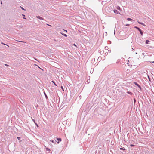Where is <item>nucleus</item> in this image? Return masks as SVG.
Returning a JSON list of instances; mask_svg holds the SVG:
<instances>
[{"mask_svg": "<svg viewBox=\"0 0 154 154\" xmlns=\"http://www.w3.org/2000/svg\"><path fill=\"white\" fill-rule=\"evenodd\" d=\"M134 28H135L137 29H138L139 32H140V31H141V30L139 28H138L136 26H135L134 27Z\"/></svg>", "mask_w": 154, "mask_h": 154, "instance_id": "nucleus-1", "label": "nucleus"}, {"mask_svg": "<svg viewBox=\"0 0 154 154\" xmlns=\"http://www.w3.org/2000/svg\"><path fill=\"white\" fill-rule=\"evenodd\" d=\"M137 22L139 24H141L142 25H143L144 26H146V25L143 23H141L139 21H138Z\"/></svg>", "mask_w": 154, "mask_h": 154, "instance_id": "nucleus-2", "label": "nucleus"}, {"mask_svg": "<svg viewBox=\"0 0 154 154\" xmlns=\"http://www.w3.org/2000/svg\"><path fill=\"white\" fill-rule=\"evenodd\" d=\"M114 12L115 13L118 14L119 13V12H118L117 10H114Z\"/></svg>", "mask_w": 154, "mask_h": 154, "instance_id": "nucleus-3", "label": "nucleus"}, {"mask_svg": "<svg viewBox=\"0 0 154 154\" xmlns=\"http://www.w3.org/2000/svg\"><path fill=\"white\" fill-rule=\"evenodd\" d=\"M37 17L40 20H43V18H42V17H40V16H37Z\"/></svg>", "mask_w": 154, "mask_h": 154, "instance_id": "nucleus-4", "label": "nucleus"}, {"mask_svg": "<svg viewBox=\"0 0 154 154\" xmlns=\"http://www.w3.org/2000/svg\"><path fill=\"white\" fill-rule=\"evenodd\" d=\"M57 140L60 141H61V139L60 138H57Z\"/></svg>", "mask_w": 154, "mask_h": 154, "instance_id": "nucleus-5", "label": "nucleus"}, {"mask_svg": "<svg viewBox=\"0 0 154 154\" xmlns=\"http://www.w3.org/2000/svg\"><path fill=\"white\" fill-rule=\"evenodd\" d=\"M150 41L148 40H146V41L145 42V43H146V44H148L149 43V42Z\"/></svg>", "mask_w": 154, "mask_h": 154, "instance_id": "nucleus-6", "label": "nucleus"}, {"mask_svg": "<svg viewBox=\"0 0 154 154\" xmlns=\"http://www.w3.org/2000/svg\"><path fill=\"white\" fill-rule=\"evenodd\" d=\"M127 20H128V21H131V20H132V19H131L130 18H128L127 19Z\"/></svg>", "mask_w": 154, "mask_h": 154, "instance_id": "nucleus-7", "label": "nucleus"}, {"mask_svg": "<svg viewBox=\"0 0 154 154\" xmlns=\"http://www.w3.org/2000/svg\"><path fill=\"white\" fill-rule=\"evenodd\" d=\"M140 33L142 36L143 35V32H142V31L141 30L140 32Z\"/></svg>", "mask_w": 154, "mask_h": 154, "instance_id": "nucleus-8", "label": "nucleus"}, {"mask_svg": "<svg viewBox=\"0 0 154 154\" xmlns=\"http://www.w3.org/2000/svg\"><path fill=\"white\" fill-rule=\"evenodd\" d=\"M60 33L62 34V35H63L64 36H65V37H67V35L66 34H63L61 32Z\"/></svg>", "mask_w": 154, "mask_h": 154, "instance_id": "nucleus-9", "label": "nucleus"}, {"mask_svg": "<svg viewBox=\"0 0 154 154\" xmlns=\"http://www.w3.org/2000/svg\"><path fill=\"white\" fill-rule=\"evenodd\" d=\"M117 9L118 10H120V8L119 6H118L117 7Z\"/></svg>", "mask_w": 154, "mask_h": 154, "instance_id": "nucleus-10", "label": "nucleus"}, {"mask_svg": "<svg viewBox=\"0 0 154 154\" xmlns=\"http://www.w3.org/2000/svg\"><path fill=\"white\" fill-rule=\"evenodd\" d=\"M52 82L54 84V85L55 86H57V85L54 82V81H52Z\"/></svg>", "mask_w": 154, "mask_h": 154, "instance_id": "nucleus-11", "label": "nucleus"}, {"mask_svg": "<svg viewBox=\"0 0 154 154\" xmlns=\"http://www.w3.org/2000/svg\"><path fill=\"white\" fill-rule=\"evenodd\" d=\"M61 89H62V90L63 91H64V89H63V86H61Z\"/></svg>", "mask_w": 154, "mask_h": 154, "instance_id": "nucleus-12", "label": "nucleus"}, {"mask_svg": "<svg viewBox=\"0 0 154 154\" xmlns=\"http://www.w3.org/2000/svg\"><path fill=\"white\" fill-rule=\"evenodd\" d=\"M20 138H20V137H17V139H18V140H20Z\"/></svg>", "mask_w": 154, "mask_h": 154, "instance_id": "nucleus-13", "label": "nucleus"}, {"mask_svg": "<svg viewBox=\"0 0 154 154\" xmlns=\"http://www.w3.org/2000/svg\"><path fill=\"white\" fill-rule=\"evenodd\" d=\"M32 120L35 123V120L34 119H32Z\"/></svg>", "mask_w": 154, "mask_h": 154, "instance_id": "nucleus-14", "label": "nucleus"}, {"mask_svg": "<svg viewBox=\"0 0 154 154\" xmlns=\"http://www.w3.org/2000/svg\"><path fill=\"white\" fill-rule=\"evenodd\" d=\"M130 146H134L133 144H131Z\"/></svg>", "mask_w": 154, "mask_h": 154, "instance_id": "nucleus-15", "label": "nucleus"}, {"mask_svg": "<svg viewBox=\"0 0 154 154\" xmlns=\"http://www.w3.org/2000/svg\"><path fill=\"white\" fill-rule=\"evenodd\" d=\"M120 149H121V150H125V149H123V148H120Z\"/></svg>", "mask_w": 154, "mask_h": 154, "instance_id": "nucleus-16", "label": "nucleus"}, {"mask_svg": "<svg viewBox=\"0 0 154 154\" xmlns=\"http://www.w3.org/2000/svg\"><path fill=\"white\" fill-rule=\"evenodd\" d=\"M21 7V8H22V9L25 10V9H24L22 7Z\"/></svg>", "mask_w": 154, "mask_h": 154, "instance_id": "nucleus-17", "label": "nucleus"}, {"mask_svg": "<svg viewBox=\"0 0 154 154\" xmlns=\"http://www.w3.org/2000/svg\"><path fill=\"white\" fill-rule=\"evenodd\" d=\"M126 26H129V24H127L126 25Z\"/></svg>", "mask_w": 154, "mask_h": 154, "instance_id": "nucleus-18", "label": "nucleus"}, {"mask_svg": "<svg viewBox=\"0 0 154 154\" xmlns=\"http://www.w3.org/2000/svg\"><path fill=\"white\" fill-rule=\"evenodd\" d=\"M135 84H136V85H137V86H139V85H138V84H137L136 83H135Z\"/></svg>", "mask_w": 154, "mask_h": 154, "instance_id": "nucleus-19", "label": "nucleus"}, {"mask_svg": "<svg viewBox=\"0 0 154 154\" xmlns=\"http://www.w3.org/2000/svg\"><path fill=\"white\" fill-rule=\"evenodd\" d=\"M52 143H54V141L53 140H51L50 141Z\"/></svg>", "mask_w": 154, "mask_h": 154, "instance_id": "nucleus-20", "label": "nucleus"}, {"mask_svg": "<svg viewBox=\"0 0 154 154\" xmlns=\"http://www.w3.org/2000/svg\"><path fill=\"white\" fill-rule=\"evenodd\" d=\"M35 124L36 125H37V126L38 127V125H37V123H35Z\"/></svg>", "mask_w": 154, "mask_h": 154, "instance_id": "nucleus-21", "label": "nucleus"}, {"mask_svg": "<svg viewBox=\"0 0 154 154\" xmlns=\"http://www.w3.org/2000/svg\"><path fill=\"white\" fill-rule=\"evenodd\" d=\"M73 45H74V46H75L76 47V45L75 44H74Z\"/></svg>", "mask_w": 154, "mask_h": 154, "instance_id": "nucleus-22", "label": "nucleus"}, {"mask_svg": "<svg viewBox=\"0 0 154 154\" xmlns=\"http://www.w3.org/2000/svg\"><path fill=\"white\" fill-rule=\"evenodd\" d=\"M5 65L6 66H8V65H7V64H5Z\"/></svg>", "mask_w": 154, "mask_h": 154, "instance_id": "nucleus-23", "label": "nucleus"}, {"mask_svg": "<svg viewBox=\"0 0 154 154\" xmlns=\"http://www.w3.org/2000/svg\"><path fill=\"white\" fill-rule=\"evenodd\" d=\"M20 42H23V43L25 42H23V41H20Z\"/></svg>", "mask_w": 154, "mask_h": 154, "instance_id": "nucleus-24", "label": "nucleus"}, {"mask_svg": "<svg viewBox=\"0 0 154 154\" xmlns=\"http://www.w3.org/2000/svg\"><path fill=\"white\" fill-rule=\"evenodd\" d=\"M64 31H66V32H67V30H64Z\"/></svg>", "mask_w": 154, "mask_h": 154, "instance_id": "nucleus-25", "label": "nucleus"}, {"mask_svg": "<svg viewBox=\"0 0 154 154\" xmlns=\"http://www.w3.org/2000/svg\"><path fill=\"white\" fill-rule=\"evenodd\" d=\"M48 26H51V25H48Z\"/></svg>", "mask_w": 154, "mask_h": 154, "instance_id": "nucleus-26", "label": "nucleus"}, {"mask_svg": "<svg viewBox=\"0 0 154 154\" xmlns=\"http://www.w3.org/2000/svg\"><path fill=\"white\" fill-rule=\"evenodd\" d=\"M22 15H23V16H25V15H23V14H22Z\"/></svg>", "mask_w": 154, "mask_h": 154, "instance_id": "nucleus-27", "label": "nucleus"}, {"mask_svg": "<svg viewBox=\"0 0 154 154\" xmlns=\"http://www.w3.org/2000/svg\"><path fill=\"white\" fill-rule=\"evenodd\" d=\"M134 102L135 101V99H134Z\"/></svg>", "mask_w": 154, "mask_h": 154, "instance_id": "nucleus-28", "label": "nucleus"}, {"mask_svg": "<svg viewBox=\"0 0 154 154\" xmlns=\"http://www.w3.org/2000/svg\"><path fill=\"white\" fill-rule=\"evenodd\" d=\"M152 63H154V61H153L152 62Z\"/></svg>", "mask_w": 154, "mask_h": 154, "instance_id": "nucleus-29", "label": "nucleus"}, {"mask_svg": "<svg viewBox=\"0 0 154 154\" xmlns=\"http://www.w3.org/2000/svg\"><path fill=\"white\" fill-rule=\"evenodd\" d=\"M57 143H59V142H57Z\"/></svg>", "mask_w": 154, "mask_h": 154, "instance_id": "nucleus-30", "label": "nucleus"}]
</instances>
